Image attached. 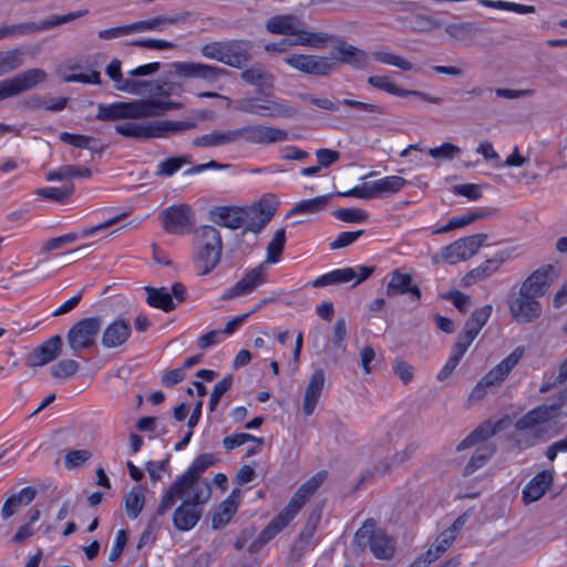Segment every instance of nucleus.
Returning <instances> with one entry per match:
<instances>
[{
    "instance_id": "1",
    "label": "nucleus",
    "mask_w": 567,
    "mask_h": 567,
    "mask_svg": "<svg viewBox=\"0 0 567 567\" xmlns=\"http://www.w3.org/2000/svg\"><path fill=\"white\" fill-rule=\"evenodd\" d=\"M105 74L116 91L133 95H150L148 99L116 101L97 105L96 118L116 122L114 131L126 138L138 141L165 138L172 134L192 130L195 123L190 121L142 118L158 116L167 111L182 109V103L168 101L171 95H182V85L175 82L161 84L157 81L131 79L122 72L121 60L114 58L105 66Z\"/></svg>"
},
{
    "instance_id": "2",
    "label": "nucleus",
    "mask_w": 567,
    "mask_h": 567,
    "mask_svg": "<svg viewBox=\"0 0 567 567\" xmlns=\"http://www.w3.org/2000/svg\"><path fill=\"white\" fill-rule=\"evenodd\" d=\"M214 461L212 454L197 456L187 470L178 475L169 487L163 492L156 515H165L178 499L190 504L205 505L210 499L212 485L207 478H203V474L214 464Z\"/></svg>"
},
{
    "instance_id": "3",
    "label": "nucleus",
    "mask_w": 567,
    "mask_h": 567,
    "mask_svg": "<svg viewBox=\"0 0 567 567\" xmlns=\"http://www.w3.org/2000/svg\"><path fill=\"white\" fill-rule=\"evenodd\" d=\"M324 477L326 474L323 472H319L306 481L291 497L287 506L260 533L257 538V543L264 545L281 532L320 487Z\"/></svg>"
},
{
    "instance_id": "4",
    "label": "nucleus",
    "mask_w": 567,
    "mask_h": 567,
    "mask_svg": "<svg viewBox=\"0 0 567 567\" xmlns=\"http://www.w3.org/2000/svg\"><path fill=\"white\" fill-rule=\"evenodd\" d=\"M567 389L561 391L550 404H542L530 410L516 422V429L530 436L529 444L544 439L548 424L561 416H567Z\"/></svg>"
},
{
    "instance_id": "5",
    "label": "nucleus",
    "mask_w": 567,
    "mask_h": 567,
    "mask_svg": "<svg viewBox=\"0 0 567 567\" xmlns=\"http://www.w3.org/2000/svg\"><path fill=\"white\" fill-rule=\"evenodd\" d=\"M266 29L272 34L295 38V43L299 47L319 49L329 40L326 33L306 30L305 23L296 16H275L267 21Z\"/></svg>"
},
{
    "instance_id": "6",
    "label": "nucleus",
    "mask_w": 567,
    "mask_h": 567,
    "mask_svg": "<svg viewBox=\"0 0 567 567\" xmlns=\"http://www.w3.org/2000/svg\"><path fill=\"white\" fill-rule=\"evenodd\" d=\"M502 423L503 421L497 423L487 421L475 429L457 445V451H463L476 446L473 456L464 468L465 475H470L476 470L481 468L493 455L494 447L486 443V440L503 429Z\"/></svg>"
},
{
    "instance_id": "7",
    "label": "nucleus",
    "mask_w": 567,
    "mask_h": 567,
    "mask_svg": "<svg viewBox=\"0 0 567 567\" xmlns=\"http://www.w3.org/2000/svg\"><path fill=\"white\" fill-rule=\"evenodd\" d=\"M221 255V238L213 226H202L197 230V243L194 255V266L202 276L209 274L219 262Z\"/></svg>"
},
{
    "instance_id": "8",
    "label": "nucleus",
    "mask_w": 567,
    "mask_h": 567,
    "mask_svg": "<svg viewBox=\"0 0 567 567\" xmlns=\"http://www.w3.org/2000/svg\"><path fill=\"white\" fill-rule=\"evenodd\" d=\"M524 354V348L517 347L498 364L485 373L472 389L468 401L476 402L482 400L491 389L499 386L509 375L512 370L518 364Z\"/></svg>"
},
{
    "instance_id": "9",
    "label": "nucleus",
    "mask_w": 567,
    "mask_h": 567,
    "mask_svg": "<svg viewBox=\"0 0 567 567\" xmlns=\"http://www.w3.org/2000/svg\"><path fill=\"white\" fill-rule=\"evenodd\" d=\"M235 109L260 117H291L296 114V109L287 101L271 94L239 99L235 102Z\"/></svg>"
},
{
    "instance_id": "10",
    "label": "nucleus",
    "mask_w": 567,
    "mask_h": 567,
    "mask_svg": "<svg viewBox=\"0 0 567 567\" xmlns=\"http://www.w3.org/2000/svg\"><path fill=\"white\" fill-rule=\"evenodd\" d=\"M486 235L476 234L463 237L443 247L440 252L432 256L433 264L446 262L455 265L473 257L486 240Z\"/></svg>"
},
{
    "instance_id": "11",
    "label": "nucleus",
    "mask_w": 567,
    "mask_h": 567,
    "mask_svg": "<svg viewBox=\"0 0 567 567\" xmlns=\"http://www.w3.org/2000/svg\"><path fill=\"white\" fill-rule=\"evenodd\" d=\"M249 45L245 41L213 42L202 48V54L224 64L239 68L246 60Z\"/></svg>"
},
{
    "instance_id": "12",
    "label": "nucleus",
    "mask_w": 567,
    "mask_h": 567,
    "mask_svg": "<svg viewBox=\"0 0 567 567\" xmlns=\"http://www.w3.org/2000/svg\"><path fill=\"white\" fill-rule=\"evenodd\" d=\"M100 317H87L75 322L68 331L66 340L73 352H81L94 346L101 332Z\"/></svg>"
},
{
    "instance_id": "13",
    "label": "nucleus",
    "mask_w": 567,
    "mask_h": 567,
    "mask_svg": "<svg viewBox=\"0 0 567 567\" xmlns=\"http://www.w3.org/2000/svg\"><path fill=\"white\" fill-rule=\"evenodd\" d=\"M406 181L398 175H389L382 178L363 183L354 186L348 192L342 193V196H352L360 199H371L384 194H394L402 189Z\"/></svg>"
},
{
    "instance_id": "14",
    "label": "nucleus",
    "mask_w": 567,
    "mask_h": 567,
    "mask_svg": "<svg viewBox=\"0 0 567 567\" xmlns=\"http://www.w3.org/2000/svg\"><path fill=\"white\" fill-rule=\"evenodd\" d=\"M86 13V11H74L68 14H53L48 17L47 19L42 20L41 22H24V23H18L12 25H2L0 27V40L16 37V35H22L33 32H39L43 30L52 29L56 25L68 23L72 20H75L78 18L83 17Z\"/></svg>"
},
{
    "instance_id": "15",
    "label": "nucleus",
    "mask_w": 567,
    "mask_h": 567,
    "mask_svg": "<svg viewBox=\"0 0 567 567\" xmlns=\"http://www.w3.org/2000/svg\"><path fill=\"white\" fill-rule=\"evenodd\" d=\"M355 540H369L370 549L379 559H389L394 554V542L381 528H377L372 520H367L355 533Z\"/></svg>"
},
{
    "instance_id": "16",
    "label": "nucleus",
    "mask_w": 567,
    "mask_h": 567,
    "mask_svg": "<svg viewBox=\"0 0 567 567\" xmlns=\"http://www.w3.org/2000/svg\"><path fill=\"white\" fill-rule=\"evenodd\" d=\"M560 275L561 266L558 262L543 265L523 281L520 288L524 292L540 298L548 292L551 285L558 280Z\"/></svg>"
},
{
    "instance_id": "17",
    "label": "nucleus",
    "mask_w": 567,
    "mask_h": 567,
    "mask_svg": "<svg viewBox=\"0 0 567 567\" xmlns=\"http://www.w3.org/2000/svg\"><path fill=\"white\" fill-rule=\"evenodd\" d=\"M290 68L311 75H328L337 68V58L315 54H290L285 58Z\"/></svg>"
},
{
    "instance_id": "18",
    "label": "nucleus",
    "mask_w": 567,
    "mask_h": 567,
    "mask_svg": "<svg viewBox=\"0 0 567 567\" xmlns=\"http://www.w3.org/2000/svg\"><path fill=\"white\" fill-rule=\"evenodd\" d=\"M508 309L514 320L518 323L534 322L542 315L540 302L533 295L524 292L522 288L509 298Z\"/></svg>"
},
{
    "instance_id": "19",
    "label": "nucleus",
    "mask_w": 567,
    "mask_h": 567,
    "mask_svg": "<svg viewBox=\"0 0 567 567\" xmlns=\"http://www.w3.org/2000/svg\"><path fill=\"white\" fill-rule=\"evenodd\" d=\"M267 275L268 267L265 264L247 269L240 279L223 293V300H230L254 292L266 282Z\"/></svg>"
},
{
    "instance_id": "20",
    "label": "nucleus",
    "mask_w": 567,
    "mask_h": 567,
    "mask_svg": "<svg viewBox=\"0 0 567 567\" xmlns=\"http://www.w3.org/2000/svg\"><path fill=\"white\" fill-rule=\"evenodd\" d=\"M278 207L275 199H262L257 204L244 207L245 225L249 231L259 233L272 218Z\"/></svg>"
},
{
    "instance_id": "21",
    "label": "nucleus",
    "mask_w": 567,
    "mask_h": 567,
    "mask_svg": "<svg viewBox=\"0 0 567 567\" xmlns=\"http://www.w3.org/2000/svg\"><path fill=\"white\" fill-rule=\"evenodd\" d=\"M163 227L175 235L188 233L193 226V212L189 206L174 205L162 213Z\"/></svg>"
},
{
    "instance_id": "22",
    "label": "nucleus",
    "mask_w": 567,
    "mask_h": 567,
    "mask_svg": "<svg viewBox=\"0 0 567 567\" xmlns=\"http://www.w3.org/2000/svg\"><path fill=\"white\" fill-rule=\"evenodd\" d=\"M47 73L42 69H29L12 78L2 80L8 97L16 96L22 92L30 91L44 82Z\"/></svg>"
},
{
    "instance_id": "23",
    "label": "nucleus",
    "mask_w": 567,
    "mask_h": 567,
    "mask_svg": "<svg viewBox=\"0 0 567 567\" xmlns=\"http://www.w3.org/2000/svg\"><path fill=\"white\" fill-rule=\"evenodd\" d=\"M240 141L254 144H271L286 141L288 134L286 131L266 125H248L238 128Z\"/></svg>"
},
{
    "instance_id": "24",
    "label": "nucleus",
    "mask_w": 567,
    "mask_h": 567,
    "mask_svg": "<svg viewBox=\"0 0 567 567\" xmlns=\"http://www.w3.org/2000/svg\"><path fill=\"white\" fill-rule=\"evenodd\" d=\"M145 291L147 292V303L151 307L158 308L166 312L175 308L173 297H175L178 301H182L185 296V288L181 284H175L172 286V288L145 287Z\"/></svg>"
},
{
    "instance_id": "25",
    "label": "nucleus",
    "mask_w": 567,
    "mask_h": 567,
    "mask_svg": "<svg viewBox=\"0 0 567 567\" xmlns=\"http://www.w3.org/2000/svg\"><path fill=\"white\" fill-rule=\"evenodd\" d=\"M131 334V321L118 317L105 326L102 331L101 343L106 349L118 348L126 343Z\"/></svg>"
},
{
    "instance_id": "26",
    "label": "nucleus",
    "mask_w": 567,
    "mask_h": 567,
    "mask_svg": "<svg viewBox=\"0 0 567 567\" xmlns=\"http://www.w3.org/2000/svg\"><path fill=\"white\" fill-rule=\"evenodd\" d=\"M175 75L181 78H196L208 82L216 81L225 73L223 69L198 62H173L171 64Z\"/></svg>"
},
{
    "instance_id": "27",
    "label": "nucleus",
    "mask_w": 567,
    "mask_h": 567,
    "mask_svg": "<svg viewBox=\"0 0 567 567\" xmlns=\"http://www.w3.org/2000/svg\"><path fill=\"white\" fill-rule=\"evenodd\" d=\"M324 384V371L321 368H318L311 373L305 388L302 398V413L306 416H310L315 412L323 393Z\"/></svg>"
},
{
    "instance_id": "28",
    "label": "nucleus",
    "mask_w": 567,
    "mask_h": 567,
    "mask_svg": "<svg viewBox=\"0 0 567 567\" xmlns=\"http://www.w3.org/2000/svg\"><path fill=\"white\" fill-rule=\"evenodd\" d=\"M368 83L371 86H373V87H375V89H378L380 91H384L388 94H391V95H394V96L405 97V96L414 95V96H420L423 100H426V101L432 102V103H439V99L430 96L426 93H423V92H420V91H414V90H406V89H403V87L399 86L394 82V80L391 76H389V75H372V76H369L368 78Z\"/></svg>"
},
{
    "instance_id": "29",
    "label": "nucleus",
    "mask_w": 567,
    "mask_h": 567,
    "mask_svg": "<svg viewBox=\"0 0 567 567\" xmlns=\"http://www.w3.org/2000/svg\"><path fill=\"white\" fill-rule=\"evenodd\" d=\"M204 505L181 502L173 513V524L181 532L193 529L203 515Z\"/></svg>"
},
{
    "instance_id": "30",
    "label": "nucleus",
    "mask_w": 567,
    "mask_h": 567,
    "mask_svg": "<svg viewBox=\"0 0 567 567\" xmlns=\"http://www.w3.org/2000/svg\"><path fill=\"white\" fill-rule=\"evenodd\" d=\"M243 498L240 488H234L214 511L212 524L215 529L226 526L238 509Z\"/></svg>"
},
{
    "instance_id": "31",
    "label": "nucleus",
    "mask_w": 567,
    "mask_h": 567,
    "mask_svg": "<svg viewBox=\"0 0 567 567\" xmlns=\"http://www.w3.org/2000/svg\"><path fill=\"white\" fill-rule=\"evenodd\" d=\"M62 338L55 334L33 350L30 355L31 364L41 367L53 361L61 352Z\"/></svg>"
},
{
    "instance_id": "32",
    "label": "nucleus",
    "mask_w": 567,
    "mask_h": 567,
    "mask_svg": "<svg viewBox=\"0 0 567 567\" xmlns=\"http://www.w3.org/2000/svg\"><path fill=\"white\" fill-rule=\"evenodd\" d=\"M240 141V133L238 128L226 131H213L208 134L200 135L193 140V145L196 147H218Z\"/></svg>"
},
{
    "instance_id": "33",
    "label": "nucleus",
    "mask_w": 567,
    "mask_h": 567,
    "mask_svg": "<svg viewBox=\"0 0 567 567\" xmlns=\"http://www.w3.org/2000/svg\"><path fill=\"white\" fill-rule=\"evenodd\" d=\"M79 69L80 66L76 63L66 62L56 69V73L64 82H78L85 84L101 83L100 72L91 70L87 72L76 73L75 71Z\"/></svg>"
},
{
    "instance_id": "34",
    "label": "nucleus",
    "mask_w": 567,
    "mask_h": 567,
    "mask_svg": "<svg viewBox=\"0 0 567 567\" xmlns=\"http://www.w3.org/2000/svg\"><path fill=\"white\" fill-rule=\"evenodd\" d=\"M551 482L553 474L549 471H543L535 475L523 489L524 503L529 504L540 499Z\"/></svg>"
},
{
    "instance_id": "35",
    "label": "nucleus",
    "mask_w": 567,
    "mask_h": 567,
    "mask_svg": "<svg viewBox=\"0 0 567 567\" xmlns=\"http://www.w3.org/2000/svg\"><path fill=\"white\" fill-rule=\"evenodd\" d=\"M213 217L216 223L231 229H238L245 225L244 207H218L213 212Z\"/></svg>"
},
{
    "instance_id": "36",
    "label": "nucleus",
    "mask_w": 567,
    "mask_h": 567,
    "mask_svg": "<svg viewBox=\"0 0 567 567\" xmlns=\"http://www.w3.org/2000/svg\"><path fill=\"white\" fill-rule=\"evenodd\" d=\"M331 197V195L327 194L300 200L288 212L287 217L320 214L327 209Z\"/></svg>"
},
{
    "instance_id": "37",
    "label": "nucleus",
    "mask_w": 567,
    "mask_h": 567,
    "mask_svg": "<svg viewBox=\"0 0 567 567\" xmlns=\"http://www.w3.org/2000/svg\"><path fill=\"white\" fill-rule=\"evenodd\" d=\"M406 292H409L411 299L415 301L421 298L420 289L412 285L411 276L394 271L388 285V295H403Z\"/></svg>"
},
{
    "instance_id": "38",
    "label": "nucleus",
    "mask_w": 567,
    "mask_h": 567,
    "mask_svg": "<svg viewBox=\"0 0 567 567\" xmlns=\"http://www.w3.org/2000/svg\"><path fill=\"white\" fill-rule=\"evenodd\" d=\"M146 502V489L141 485L133 486L124 496V508L130 519H136Z\"/></svg>"
},
{
    "instance_id": "39",
    "label": "nucleus",
    "mask_w": 567,
    "mask_h": 567,
    "mask_svg": "<svg viewBox=\"0 0 567 567\" xmlns=\"http://www.w3.org/2000/svg\"><path fill=\"white\" fill-rule=\"evenodd\" d=\"M35 497V489L28 486L20 489L17 494L10 496L1 508V515L4 519L10 518L20 507L29 505Z\"/></svg>"
},
{
    "instance_id": "40",
    "label": "nucleus",
    "mask_w": 567,
    "mask_h": 567,
    "mask_svg": "<svg viewBox=\"0 0 567 567\" xmlns=\"http://www.w3.org/2000/svg\"><path fill=\"white\" fill-rule=\"evenodd\" d=\"M338 52L340 56L337 59V62L341 61L357 69H363L369 64V54L351 44H340Z\"/></svg>"
},
{
    "instance_id": "41",
    "label": "nucleus",
    "mask_w": 567,
    "mask_h": 567,
    "mask_svg": "<svg viewBox=\"0 0 567 567\" xmlns=\"http://www.w3.org/2000/svg\"><path fill=\"white\" fill-rule=\"evenodd\" d=\"M355 271L357 270H353L352 268L334 269L319 276L312 285L313 287H326L336 284L350 282L357 277Z\"/></svg>"
},
{
    "instance_id": "42",
    "label": "nucleus",
    "mask_w": 567,
    "mask_h": 567,
    "mask_svg": "<svg viewBox=\"0 0 567 567\" xmlns=\"http://www.w3.org/2000/svg\"><path fill=\"white\" fill-rule=\"evenodd\" d=\"M286 244V231L284 228L278 229L272 239L269 241L266 250V259L262 264L275 265L280 261L281 254Z\"/></svg>"
},
{
    "instance_id": "43",
    "label": "nucleus",
    "mask_w": 567,
    "mask_h": 567,
    "mask_svg": "<svg viewBox=\"0 0 567 567\" xmlns=\"http://www.w3.org/2000/svg\"><path fill=\"white\" fill-rule=\"evenodd\" d=\"M23 64V51L12 49L0 51V76L16 71Z\"/></svg>"
},
{
    "instance_id": "44",
    "label": "nucleus",
    "mask_w": 567,
    "mask_h": 567,
    "mask_svg": "<svg viewBox=\"0 0 567 567\" xmlns=\"http://www.w3.org/2000/svg\"><path fill=\"white\" fill-rule=\"evenodd\" d=\"M243 79L255 86L271 89L274 83V76L266 71L264 68L254 66L243 72Z\"/></svg>"
},
{
    "instance_id": "45",
    "label": "nucleus",
    "mask_w": 567,
    "mask_h": 567,
    "mask_svg": "<svg viewBox=\"0 0 567 567\" xmlns=\"http://www.w3.org/2000/svg\"><path fill=\"white\" fill-rule=\"evenodd\" d=\"M485 216L484 213L481 212H467L462 215H457L452 217L445 225L439 227L434 230L435 234H444L454 229L462 228L466 225L472 224L476 219L483 218Z\"/></svg>"
},
{
    "instance_id": "46",
    "label": "nucleus",
    "mask_w": 567,
    "mask_h": 567,
    "mask_svg": "<svg viewBox=\"0 0 567 567\" xmlns=\"http://www.w3.org/2000/svg\"><path fill=\"white\" fill-rule=\"evenodd\" d=\"M461 520L457 519L453 526L446 530H444L435 540V544L430 548L432 549V555H435V560L447 550V548L453 544L457 529L460 528Z\"/></svg>"
},
{
    "instance_id": "47",
    "label": "nucleus",
    "mask_w": 567,
    "mask_h": 567,
    "mask_svg": "<svg viewBox=\"0 0 567 567\" xmlns=\"http://www.w3.org/2000/svg\"><path fill=\"white\" fill-rule=\"evenodd\" d=\"M73 185H64L61 187L49 186L37 189L35 194L41 198L63 203L73 193Z\"/></svg>"
},
{
    "instance_id": "48",
    "label": "nucleus",
    "mask_w": 567,
    "mask_h": 567,
    "mask_svg": "<svg viewBox=\"0 0 567 567\" xmlns=\"http://www.w3.org/2000/svg\"><path fill=\"white\" fill-rule=\"evenodd\" d=\"M371 55L380 63L396 66L403 71H410L412 69V64L408 60L392 52L374 51Z\"/></svg>"
},
{
    "instance_id": "49",
    "label": "nucleus",
    "mask_w": 567,
    "mask_h": 567,
    "mask_svg": "<svg viewBox=\"0 0 567 567\" xmlns=\"http://www.w3.org/2000/svg\"><path fill=\"white\" fill-rule=\"evenodd\" d=\"M118 220V217H113V218H110L107 219L106 221L104 223H101L96 226H93V227H89V228H84L81 234H78V233H68L65 235H62V240H63V244L66 245V244H71V243H74L75 240H78L79 238H86L100 230H103V229H106L109 227H111L112 225H114L116 221Z\"/></svg>"
},
{
    "instance_id": "50",
    "label": "nucleus",
    "mask_w": 567,
    "mask_h": 567,
    "mask_svg": "<svg viewBox=\"0 0 567 567\" xmlns=\"http://www.w3.org/2000/svg\"><path fill=\"white\" fill-rule=\"evenodd\" d=\"M337 219L349 224H362L368 219V213L360 208H339L333 212Z\"/></svg>"
},
{
    "instance_id": "51",
    "label": "nucleus",
    "mask_w": 567,
    "mask_h": 567,
    "mask_svg": "<svg viewBox=\"0 0 567 567\" xmlns=\"http://www.w3.org/2000/svg\"><path fill=\"white\" fill-rule=\"evenodd\" d=\"M427 153L435 159L452 161L460 155L461 148L453 143L445 142L440 146L429 148Z\"/></svg>"
},
{
    "instance_id": "52",
    "label": "nucleus",
    "mask_w": 567,
    "mask_h": 567,
    "mask_svg": "<svg viewBox=\"0 0 567 567\" xmlns=\"http://www.w3.org/2000/svg\"><path fill=\"white\" fill-rule=\"evenodd\" d=\"M167 21L166 18L157 17L127 24V28L130 29V34L134 32L161 31Z\"/></svg>"
},
{
    "instance_id": "53",
    "label": "nucleus",
    "mask_w": 567,
    "mask_h": 567,
    "mask_svg": "<svg viewBox=\"0 0 567 567\" xmlns=\"http://www.w3.org/2000/svg\"><path fill=\"white\" fill-rule=\"evenodd\" d=\"M167 21L166 18L157 17L127 24V28L130 29V34L134 32L161 31Z\"/></svg>"
},
{
    "instance_id": "54",
    "label": "nucleus",
    "mask_w": 567,
    "mask_h": 567,
    "mask_svg": "<svg viewBox=\"0 0 567 567\" xmlns=\"http://www.w3.org/2000/svg\"><path fill=\"white\" fill-rule=\"evenodd\" d=\"M188 161L186 157H171L158 163L156 174L169 177L175 174Z\"/></svg>"
},
{
    "instance_id": "55",
    "label": "nucleus",
    "mask_w": 567,
    "mask_h": 567,
    "mask_svg": "<svg viewBox=\"0 0 567 567\" xmlns=\"http://www.w3.org/2000/svg\"><path fill=\"white\" fill-rule=\"evenodd\" d=\"M78 369L79 364L75 360L64 359L52 367L51 373L54 378L62 379L75 374Z\"/></svg>"
},
{
    "instance_id": "56",
    "label": "nucleus",
    "mask_w": 567,
    "mask_h": 567,
    "mask_svg": "<svg viewBox=\"0 0 567 567\" xmlns=\"http://www.w3.org/2000/svg\"><path fill=\"white\" fill-rule=\"evenodd\" d=\"M499 265L501 264L498 260L488 259V260L484 261L482 265H480L478 267H476L475 269H473L470 272L468 278L473 279V280H482L486 277L492 276L494 272H496L497 269L499 268Z\"/></svg>"
},
{
    "instance_id": "57",
    "label": "nucleus",
    "mask_w": 567,
    "mask_h": 567,
    "mask_svg": "<svg viewBox=\"0 0 567 567\" xmlns=\"http://www.w3.org/2000/svg\"><path fill=\"white\" fill-rule=\"evenodd\" d=\"M92 456L87 450H72L65 454L64 464L68 470H73L84 464Z\"/></svg>"
},
{
    "instance_id": "58",
    "label": "nucleus",
    "mask_w": 567,
    "mask_h": 567,
    "mask_svg": "<svg viewBox=\"0 0 567 567\" xmlns=\"http://www.w3.org/2000/svg\"><path fill=\"white\" fill-rule=\"evenodd\" d=\"M258 442L259 444L262 443V439H257L251 434L248 433H236L229 436H226L223 440V444L227 450H234L238 446H241L248 442Z\"/></svg>"
},
{
    "instance_id": "59",
    "label": "nucleus",
    "mask_w": 567,
    "mask_h": 567,
    "mask_svg": "<svg viewBox=\"0 0 567 567\" xmlns=\"http://www.w3.org/2000/svg\"><path fill=\"white\" fill-rule=\"evenodd\" d=\"M233 383L231 375L225 377L218 383L215 384L209 399V409L214 410L218 404L221 396L230 389Z\"/></svg>"
},
{
    "instance_id": "60",
    "label": "nucleus",
    "mask_w": 567,
    "mask_h": 567,
    "mask_svg": "<svg viewBox=\"0 0 567 567\" xmlns=\"http://www.w3.org/2000/svg\"><path fill=\"white\" fill-rule=\"evenodd\" d=\"M476 152L481 154L486 161L493 162L495 168H502L503 162L501 161L499 155L494 150L492 143L483 142L476 148Z\"/></svg>"
},
{
    "instance_id": "61",
    "label": "nucleus",
    "mask_w": 567,
    "mask_h": 567,
    "mask_svg": "<svg viewBox=\"0 0 567 567\" xmlns=\"http://www.w3.org/2000/svg\"><path fill=\"white\" fill-rule=\"evenodd\" d=\"M363 230L357 231H342L338 237L330 244L331 249H339L347 247L354 243L362 235Z\"/></svg>"
},
{
    "instance_id": "62",
    "label": "nucleus",
    "mask_w": 567,
    "mask_h": 567,
    "mask_svg": "<svg viewBox=\"0 0 567 567\" xmlns=\"http://www.w3.org/2000/svg\"><path fill=\"white\" fill-rule=\"evenodd\" d=\"M60 140L69 145H72L78 148H87L90 146L91 138L81 134H72L68 132H62L60 134Z\"/></svg>"
},
{
    "instance_id": "63",
    "label": "nucleus",
    "mask_w": 567,
    "mask_h": 567,
    "mask_svg": "<svg viewBox=\"0 0 567 567\" xmlns=\"http://www.w3.org/2000/svg\"><path fill=\"white\" fill-rule=\"evenodd\" d=\"M492 311L493 307L491 305H485L476 309L467 321L482 329L489 319Z\"/></svg>"
},
{
    "instance_id": "64",
    "label": "nucleus",
    "mask_w": 567,
    "mask_h": 567,
    "mask_svg": "<svg viewBox=\"0 0 567 567\" xmlns=\"http://www.w3.org/2000/svg\"><path fill=\"white\" fill-rule=\"evenodd\" d=\"M126 543H127L126 532L124 529L117 530L111 553H110L111 561L116 560L122 555Z\"/></svg>"
}]
</instances>
